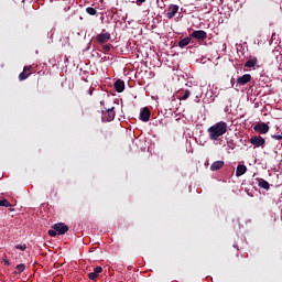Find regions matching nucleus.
Wrapping results in <instances>:
<instances>
[{"instance_id": "obj_1", "label": "nucleus", "mask_w": 282, "mask_h": 282, "mask_svg": "<svg viewBox=\"0 0 282 282\" xmlns=\"http://www.w3.org/2000/svg\"><path fill=\"white\" fill-rule=\"evenodd\" d=\"M210 141H217L221 135L228 132V123L219 121L207 129Z\"/></svg>"}, {"instance_id": "obj_2", "label": "nucleus", "mask_w": 282, "mask_h": 282, "mask_svg": "<svg viewBox=\"0 0 282 282\" xmlns=\"http://www.w3.org/2000/svg\"><path fill=\"white\" fill-rule=\"evenodd\" d=\"M53 229L47 231L48 236L56 237L57 235L63 236L68 232V227L64 223L54 224Z\"/></svg>"}, {"instance_id": "obj_3", "label": "nucleus", "mask_w": 282, "mask_h": 282, "mask_svg": "<svg viewBox=\"0 0 282 282\" xmlns=\"http://www.w3.org/2000/svg\"><path fill=\"white\" fill-rule=\"evenodd\" d=\"M189 37L203 42L208 37V33L205 30H194L193 33L189 34Z\"/></svg>"}, {"instance_id": "obj_4", "label": "nucleus", "mask_w": 282, "mask_h": 282, "mask_svg": "<svg viewBox=\"0 0 282 282\" xmlns=\"http://www.w3.org/2000/svg\"><path fill=\"white\" fill-rule=\"evenodd\" d=\"M250 144L254 145V148H263L265 144V140L261 135H253L249 140Z\"/></svg>"}, {"instance_id": "obj_5", "label": "nucleus", "mask_w": 282, "mask_h": 282, "mask_svg": "<svg viewBox=\"0 0 282 282\" xmlns=\"http://www.w3.org/2000/svg\"><path fill=\"white\" fill-rule=\"evenodd\" d=\"M253 129H254V132H258L260 134H267L270 131L269 124L264 122L254 124Z\"/></svg>"}, {"instance_id": "obj_6", "label": "nucleus", "mask_w": 282, "mask_h": 282, "mask_svg": "<svg viewBox=\"0 0 282 282\" xmlns=\"http://www.w3.org/2000/svg\"><path fill=\"white\" fill-rule=\"evenodd\" d=\"M178 11H180L178 4L171 3L167 8L166 18L170 20L174 19Z\"/></svg>"}, {"instance_id": "obj_7", "label": "nucleus", "mask_w": 282, "mask_h": 282, "mask_svg": "<svg viewBox=\"0 0 282 282\" xmlns=\"http://www.w3.org/2000/svg\"><path fill=\"white\" fill-rule=\"evenodd\" d=\"M102 271L104 269L101 268V265H97L96 268H94L93 272H89L88 279L96 282Z\"/></svg>"}, {"instance_id": "obj_8", "label": "nucleus", "mask_w": 282, "mask_h": 282, "mask_svg": "<svg viewBox=\"0 0 282 282\" xmlns=\"http://www.w3.org/2000/svg\"><path fill=\"white\" fill-rule=\"evenodd\" d=\"M111 39L110 33H102V34H97L95 36V40L97 41L98 44H107V42Z\"/></svg>"}, {"instance_id": "obj_9", "label": "nucleus", "mask_w": 282, "mask_h": 282, "mask_svg": "<svg viewBox=\"0 0 282 282\" xmlns=\"http://www.w3.org/2000/svg\"><path fill=\"white\" fill-rule=\"evenodd\" d=\"M116 118L115 107L108 108L106 112H104L102 119L110 122Z\"/></svg>"}, {"instance_id": "obj_10", "label": "nucleus", "mask_w": 282, "mask_h": 282, "mask_svg": "<svg viewBox=\"0 0 282 282\" xmlns=\"http://www.w3.org/2000/svg\"><path fill=\"white\" fill-rule=\"evenodd\" d=\"M151 119V110L147 107H144L140 112V120L143 122H148Z\"/></svg>"}, {"instance_id": "obj_11", "label": "nucleus", "mask_w": 282, "mask_h": 282, "mask_svg": "<svg viewBox=\"0 0 282 282\" xmlns=\"http://www.w3.org/2000/svg\"><path fill=\"white\" fill-rule=\"evenodd\" d=\"M252 79V76L250 74H246L243 76H239L237 79V83L239 86L248 85V83Z\"/></svg>"}, {"instance_id": "obj_12", "label": "nucleus", "mask_w": 282, "mask_h": 282, "mask_svg": "<svg viewBox=\"0 0 282 282\" xmlns=\"http://www.w3.org/2000/svg\"><path fill=\"white\" fill-rule=\"evenodd\" d=\"M224 166H225V162L224 161H216V162L210 164L209 170L212 172H217V171H220V169L224 167Z\"/></svg>"}, {"instance_id": "obj_13", "label": "nucleus", "mask_w": 282, "mask_h": 282, "mask_svg": "<svg viewBox=\"0 0 282 282\" xmlns=\"http://www.w3.org/2000/svg\"><path fill=\"white\" fill-rule=\"evenodd\" d=\"M115 90L119 94L124 91V80L118 79L115 82Z\"/></svg>"}, {"instance_id": "obj_14", "label": "nucleus", "mask_w": 282, "mask_h": 282, "mask_svg": "<svg viewBox=\"0 0 282 282\" xmlns=\"http://www.w3.org/2000/svg\"><path fill=\"white\" fill-rule=\"evenodd\" d=\"M248 172V167L245 164H238L236 176L241 177V175L246 174Z\"/></svg>"}, {"instance_id": "obj_15", "label": "nucleus", "mask_w": 282, "mask_h": 282, "mask_svg": "<svg viewBox=\"0 0 282 282\" xmlns=\"http://www.w3.org/2000/svg\"><path fill=\"white\" fill-rule=\"evenodd\" d=\"M25 269H26V264L25 263L17 264L14 270H13V274L14 275L21 274V273L24 272Z\"/></svg>"}, {"instance_id": "obj_16", "label": "nucleus", "mask_w": 282, "mask_h": 282, "mask_svg": "<svg viewBox=\"0 0 282 282\" xmlns=\"http://www.w3.org/2000/svg\"><path fill=\"white\" fill-rule=\"evenodd\" d=\"M257 181H258V186L260 188L270 189V183L264 181V178L258 177Z\"/></svg>"}, {"instance_id": "obj_17", "label": "nucleus", "mask_w": 282, "mask_h": 282, "mask_svg": "<svg viewBox=\"0 0 282 282\" xmlns=\"http://www.w3.org/2000/svg\"><path fill=\"white\" fill-rule=\"evenodd\" d=\"M258 62H259L258 57H252V58H250L249 61H247L245 63V67L252 68V67H254L258 64Z\"/></svg>"}, {"instance_id": "obj_18", "label": "nucleus", "mask_w": 282, "mask_h": 282, "mask_svg": "<svg viewBox=\"0 0 282 282\" xmlns=\"http://www.w3.org/2000/svg\"><path fill=\"white\" fill-rule=\"evenodd\" d=\"M191 39H192V36L183 37V40H181L178 42V46L182 47V48L188 46L191 44Z\"/></svg>"}, {"instance_id": "obj_19", "label": "nucleus", "mask_w": 282, "mask_h": 282, "mask_svg": "<svg viewBox=\"0 0 282 282\" xmlns=\"http://www.w3.org/2000/svg\"><path fill=\"white\" fill-rule=\"evenodd\" d=\"M30 75H32V73H26V72L24 70V68H23V72L20 73V75H19L20 82L26 80Z\"/></svg>"}, {"instance_id": "obj_20", "label": "nucleus", "mask_w": 282, "mask_h": 282, "mask_svg": "<svg viewBox=\"0 0 282 282\" xmlns=\"http://www.w3.org/2000/svg\"><path fill=\"white\" fill-rule=\"evenodd\" d=\"M86 13L90 14V17H96L97 10L93 7L86 8Z\"/></svg>"}, {"instance_id": "obj_21", "label": "nucleus", "mask_w": 282, "mask_h": 282, "mask_svg": "<svg viewBox=\"0 0 282 282\" xmlns=\"http://www.w3.org/2000/svg\"><path fill=\"white\" fill-rule=\"evenodd\" d=\"M191 96V90H184L183 95L180 97V100H187Z\"/></svg>"}, {"instance_id": "obj_22", "label": "nucleus", "mask_w": 282, "mask_h": 282, "mask_svg": "<svg viewBox=\"0 0 282 282\" xmlns=\"http://www.w3.org/2000/svg\"><path fill=\"white\" fill-rule=\"evenodd\" d=\"M0 207H12V204L7 200V198H2V200H0Z\"/></svg>"}, {"instance_id": "obj_23", "label": "nucleus", "mask_w": 282, "mask_h": 282, "mask_svg": "<svg viewBox=\"0 0 282 282\" xmlns=\"http://www.w3.org/2000/svg\"><path fill=\"white\" fill-rule=\"evenodd\" d=\"M111 47H113L112 44H104L101 52L107 54V53H109L111 51Z\"/></svg>"}, {"instance_id": "obj_24", "label": "nucleus", "mask_w": 282, "mask_h": 282, "mask_svg": "<svg viewBox=\"0 0 282 282\" xmlns=\"http://www.w3.org/2000/svg\"><path fill=\"white\" fill-rule=\"evenodd\" d=\"M15 249L24 251V250L28 249V246L25 243H23V245H15Z\"/></svg>"}, {"instance_id": "obj_25", "label": "nucleus", "mask_w": 282, "mask_h": 282, "mask_svg": "<svg viewBox=\"0 0 282 282\" xmlns=\"http://www.w3.org/2000/svg\"><path fill=\"white\" fill-rule=\"evenodd\" d=\"M32 66H24V72H26V74L32 73Z\"/></svg>"}, {"instance_id": "obj_26", "label": "nucleus", "mask_w": 282, "mask_h": 282, "mask_svg": "<svg viewBox=\"0 0 282 282\" xmlns=\"http://www.w3.org/2000/svg\"><path fill=\"white\" fill-rule=\"evenodd\" d=\"M271 138L274 140H282V135H280V134H274Z\"/></svg>"}, {"instance_id": "obj_27", "label": "nucleus", "mask_w": 282, "mask_h": 282, "mask_svg": "<svg viewBox=\"0 0 282 282\" xmlns=\"http://www.w3.org/2000/svg\"><path fill=\"white\" fill-rule=\"evenodd\" d=\"M3 262H4V265H7V267H10V264H11L10 261L6 260V259L3 260Z\"/></svg>"}, {"instance_id": "obj_28", "label": "nucleus", "mask_w": 282, "mask_h": 282, "mask_svg": "<svg viewBox=\"0 0 282 282\" xmlns=\"http://www.w3.org/2000/svg\"><path fill=\"white\" fill-rule=\"evenodd\" d=\"M54 282H62V276H57V279Z\"/></svg>"}, {"instance_id": "obj_29", "label": "nucleus", "mask_w": 282, "mask_h": 282, "mask_svg": "<svg viewBox=\"0 0 282 282\" xmlns=\"http://www.w3.org/2000/svg\"><path fill=\"white\" fill-rule=\"evenodd\" d=\"M139 3H145L147 0H137Z\"/></svg>"}, {"instance_id": "obj_30", "label": "nucleus", "mask_w": 282, "mask_h": 282, "mask_svg": "<svg viewBox=\"0 0 282 282\" xmlns=\"http://www.w3.org/2000/svg\"><path fill=\"white\" fill-rule=\"evenodd\" d=\"M206 280H207V281H210V280H212V278H210V276H207V278H206Z\"/></svg>"}, {"instance_id": "obj_31", "label": "nucleus", "mask_w": 282, "mask_h": 282, "mask_svg": "<svg viewBox=\"0 0 282 282\" xmlns=\"http://www.w3.org/2000/svg\"><path fill=\"white\" fill-rule=\"evenodd\" d=\"M9 212H14V208H9Z\"/></svg>"}, {"instance_id": "obj_32", "label": "nucleus", "mask_w": 282, "mask_h": 282, "mask_svg": "<svg viewBox=\"0 0 282 282\" xmlns=\"http://www.w3.org/2000/svg\"><path fill=\"white\" fill-rule=\"evenodd\" d=\"M100 105H105V101H100Z\"/></svg>"}, {"instance_id": "obj_33", "label": "nucleus", "mask_w": 282, "mask_h": 282, "mask_svg": "<svg viewBox=\"0 0 282 282\" xmlns=\"http://www.w3.org/2000/svg\"><path fill=\"white\" fill-rule=\"evenodd\" d=\"M235 79H231V83H234Z\"/></svg>"}]
</instances>
